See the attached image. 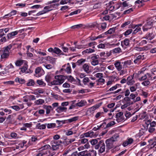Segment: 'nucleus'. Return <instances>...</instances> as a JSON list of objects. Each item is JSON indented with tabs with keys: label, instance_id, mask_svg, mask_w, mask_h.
<instances>
[{
	"label": "nucleus",
	"instance_id": "f257e3e1",
	"mask_svg": "<svg viewBox=\"0 0 156 156\" xmlns=\"http://www.w3.org/2000/svg\"><path fill=\"white\" fill-rule=\"evenodd\" d=\"M12 46L10 44L5 48L3 54L1 55V58L3 59L7 58L9 55V51L12 48Z\"/></svg>",
	"mask_w": 156,
	"mask_h": 156
},
{
	"label": "nucleus",
	"instance_id": "f03ea898",
	"mask_svg": "<svg viewBox=\"0 0 156 156\" xmlns=\"http://www.w3.org/2000/svg\"><path fill=\"white\" fill-rule=\"evenodd\" d=\"M62 143L61 140H54L52 143V148L53 150H56L59 149V147L61 146L60 144Z\"/></svg>",
	"mask_w": 156,
	"mask_h": 156
},
{
	"label": "nucleus",
	"instance_id": "7ed1b4c3",
	"mask_svg": "<svg viewBox=\"0 0 156 156\" xmlns=\"http://www.w3.org/2000/svg\"><path fill=\"white\" fill-rule=\"evenodd\" d=\"M112 139H108L105 141L106 144V148L108 150L114 147L113 144L114 142Z\"/></svg>",
	"mask_w": 156,
	"mask_h": 156
},
{
	"label": "nucleus",
	"instance_id": "20e7f679",
	"mask_svg": "<svg viewBox=\"0 0 156 156\" xmlns=\"http://www.w3.org/2000/svg\"><path fill=\"white\" fill-rule=\"evenodd\" d=\"M55 80L60 82L59 83L61 84L63 83L64 80L66 79L67 77L66 76L60 75L55 76Z\"/></svg>",
	"mask_w": 156,
	"mask_h": 156
},
{
	"label": "nucleus",
	"instance_id": "39448f33",
	"mask_svg": "<svg viewBox=\"0 0 156 156\" xmlns=\"http://www.w3.org/2000/svg\"><path fill=\"white\" fill-rule=\"evenodd\" d=\"M44 72L43 69L41 67H38L35 69V76L37 77H39L41 76L42 73Z\"/></svg>",
	"mask_w": 156,
	"mask_h": 156
},
{
	"label": "nucleus",
	"instance_id": "423d86ee",
	"mask_svg": "<svg viewBox=\"0 0 156 156\" xmlns=\"http://www.w3.org/2000/svg\"><path fill=\"white\" fill-rule=\"evenodd\" d=\"M129 45V40L128 39L126 38L123 41H121V45L125 50L127 46Z\"/></svg>",
	"mask_w": 156,
	"mask_h": 156
},
{
	"label": "nucleus",
	"instance_id": "0eeeda50",
	"mask_svg": "<svg viewBox=\"0 0 156 156\" xmlns=\"http://www.w3.org/2000/svg\"><path fill=\"white\" fill-rule=\"evenodd\" d=\"M134 74L132 76H129L127 79V84L131 85L133 84L135 81L133 80Z\"/></svg>",
	"mask_w": 156,
	"mask_h": 156
},
{
	"label": "nucleus",
	"instance_id": "6e6552de",
	"mask_svg": "<svg viewBox=\"0 0 156 156\" xmlns=\"http://www.w3.org/2000/svg\"><path fill=\"white\" fill-rule=\"evenodd\" d=\"M144 55H139L134 61V62L135 64H139L140 63L141 61L144 59Z\"/></svg>",
	"mask_w": 156,
	"mask_h": 156
},
{
	"label": "nucleus",
	"instance_id": "1a4fd4ad",
	"mask_svg": "<svg viewBox=\"0 0 156 156\" xmlns=\"http://www.w3.org/2000/svg\"><path fill=\"white\" fill-rule=\"evenodd\" d=\"M123 115V113L122 112H120L117 113L115 116L116 118V121L118 122H119L123 120L124 119L122 117Z\"/></svg>",
	"mask_w": 156,
	"mask_h": 156
},
{
	"label": "nucleus",
	"instance_id": "9d476101",
	"mask_svg": "<svg viewBox=\"0 0 156 156\" xmlns=\"http://www.w3.org/2000/svg\"><path fill=\"white\" fill-rule=\"evenodd\" d=\"M127 2V1H126L123 2L122 3L120 2L117 3L116 5L118 7H117V9H118L121 7H125L128 6L129 5H128Z\"/></svg>",
	"mask_w": 156,
	"mask_h": 156
},
{
	"label": "nucleus",
	"instance_id": "9b49d317",
	"mask_svg": "<svg viewBox=\"0 0 156 156\" xmlns=\"http://www.w3.org/2000/svg\"><path fill=\"white\" fill-rule=\"evenodd\" d=\"M75 138H72L66 140H65L63 141V144L65 146H67L72 143L75 140Z\"/></svg>",
	"mask_w": 156,
	"mask_h": 156
},
{
	"label": "nucleus",
	"instance_id": "f8f14e48",
	"mask_svg": "<svg viewBox=\"0 0 156 156\" xmlns=\"http://www.w3.org/2000/svg\"><path fill=\"white\" fill-rule=\"evenodd\" d=\"M121 63V62L118 61H116L114 63L115 67L119 71H120L122 69V66Z\"/></svg>",
	"mask_w": 156,
	"mask_h": 156
},
{
	"label": "nucleus",
	"instance_id": "ddd939ff",
	"mask_svg": "<svg viewBox=\"0 0 156 156\" xmlns=\"http://www.w3.org/2000/svg\"><path fill=\"white\" fill-rule=\"evenodd\" d=\"M67 108L66 107H62L61 106H58L56 109V111L58 113H61L62 112H66Z\"/></svg>",
	"mask_w": 156,
	"mask_h": 156
},
{
	"label": "nucleus",
	"instance_id": "4468645a",
	"mask_svg": "<svg viewBox=\"0 0 156 156\" xmlns=\"http://www.w3.org/2000/svg\"><path fill=\"white\" fill-rule=\"evenodd\" d=\"M126 51V50L125 51H122L121 48L119 47H118L115 48V49L111 51V52L112 53H124V52Z\"/></svg>",
	"mask_w": 156,
	"mask_h": 156
},
{
	"label": "nucleus",
	"instance_id": "2eb2a0df",
	"mask_svg": "<svg viewBox=\"0 0 156 156\" xmlns=\"http://www.w3.org/2000/svg\"><path fill=\"white\" fill-rule=\"evenodd\" d=\"M87 102L84 100H81L80 102L76 104V107H82L85 105Z\"/></svg>",
	"mask_w": 156,
	"mask_h": 156
},
{
	"label": "nucleus",
	"instance_id": "dca6fc26",
	"mask_svg": "<svg viewBox=\"0 0 156 156\" xmlns=\"http://www.w3.org/2000/svg\"><path fill=\"white\" fill-rule=\"evenodd\" d=\"M18 33V31H16L14 32H12L11 33H9L7 35L8 38L9 39H10L12 38V37L16 35Z\"/></svg>",
	"mask_w": 156,
	"mask_h": 156
},
{
	"label": "nucleus",
	"instance_id": "f3484780",
	"mask_svg": "<svg viewBox=\"0 0 156 156\" xmlns=\"http://www.w3.org/2000/svg\"><path fill=\"white\" fill-rule=\"evenodd\" d=\"M27 69V65H25L24 66L20 68L21 71L20 72V74H21L22 73L25 72L26 73H28V71H26Z\"/></svg>",
	"mask_w": 156,
	"mask_h": 156
},
{
	"label": "nucleus",
	"instance_id": "a211bd4d",
	"mask_svg": "<svg viewBox=\"0 0 156 156\" xmlns=\"http://www.w3.org/2000/svg\"><path fill=\"white\" fill-rule=\"evenodd\" d=\"M46 60L49 61L52 64H54L55 62V58L51 57L50 56H48L46 58Z\"/></svg>",
	"mask_w": 156,
	"mask_h": 156
},
{
	"label": "nucleus",
	"instance_id": "6ab92c4d",
	"mask_svg": "<svg viewBox=\"0 0 156 156\" xmlns=\"http://www.w3.org/2000/svg\"><path fill=\"white\" fill-rule=\"evenodd\" d=\"M44 108L46 110V113L47 114H49L51 111L53 110L52 107L50 105H45L44 106Z\"/></svg>",
	"mask_w": 156,
	"mask_h": 156
},
{
	"label": "nucleus",
	"instance_id": "aec40b11",
	"mask_svg": "<svg viewBox=\"0 0 156 156\" xmlns=\"http://www.w3.org/2000/svg\"><path fill=\"white\" fill-rule=\"evenodd\" d=\"M104 141L103 140H99L98 144L95 146V148L96 149H98L99 147H101V146L104 145Z\"/></svg>",
	"mask_w": 156,
	"mask_h": 156
},
{
	"label": "nucleus",
	"instance_id": "412c9836",
	"mask_svg": "<svg viewBox=\"0 0 156 156\" xmlns=\"http://www.w3.org/2000/svg\"><path fill=\"white\" fill-rule=\"evenodd\" d=\"M153 25V22L152 20H148L147 21L146 23L144 25L145 27H150L151 29Z\"/></svg>",
	"mask_w": 156,
	"mask_h": 156
},
{
	"label": "nucleus",
	"instance_id": "4be33fe9",
	"mask_svg": "<svg viewBox=\"0 0 156 156\" xmlns=\"http://www.w3.org/2000/svg\"><path fill=\"white\" fill-rule=\"evenodd\" d=\"M84 136L86 137H92L94 136V132L93 131H89L87 133L84 134Z\"/></svg>",
	"mask_w": 156,
	"mask_h": 156
},
{
	"label": "nucleus",
	"instance_id": "5701e85b",
	"mask_svg": "<svg viewBox=\"0 0 156 156\" xmlns=\"http://www.w3.org/2000/svg\"><path fill=\"white\" fill-rule=\"evenodd\" d=\"M83 69L87 73H89V67L87 64H84L83 66Z\"/></svg>",
	"mask_w": 156,
	"mask_h": 156
},
{
	"label": "nucleus",
	"instance_id": "b1692460",
	"mask_svg": "<svg viewBox=\"0 0 156 156\" xmlns=\"http://www.w3.org/2000/svg\"><path fill=\"white\" fill-rule=\"evenodd\" d=\"M151 45L148 44L147 46H145L143 48H140V50H147L151 49Z\"/></svg>",
	"mask_w": 156,
	"mask_h": 156
},
{
	"label": "nucleus",
	"instance_id": "393cba45",
	"mask_svg": "<svg viewBox=\"0 0 156 156\" xmlns=\"http://www.w3.org/2000/svg\"><path fill=\"white\" fill-rule=\"evenodd\" d=\"M131 64V61L130 60L125 61L123 63V68H126L130 65Z\"/></svg>",
	"mask_w": 156,
	"mask_h": 156
},
{
	"label": "nucleus",
	"instance_id": "a878e982",
	"mask_svg": "<svg viewBox=\"0 0 156 156\" xmlns=\"http://www.w3.org/2000/svg\"><path fill=\"white\" fill-rule=\"evenodd\" d=\"M15 81L16 83H18L21 84L25 82V80L21 78L18 77L16 78L15 79Z\"/></svg>",
	"mask_w": 156,
	"mask_h": 156
},
{
	"label": "nucleus",
	"instance_id": "bb28decb",
	"mask_svg": "<svg viewBox=\"0 0 156 156\" xmlns=\"http://www.w3.org/2000/svg\"><path fill=\"white\" fill-rule=\"evenodd\" d=\"M115 28H112L110 29L108 31L105 33V35H107L108 34H111L115 32Z\"/></svg>",
	"mask_w": 156,
	"mask_h": 156
},
{
	"label": "nucleus",
	"instance_id": "cd10ccee",
	"mask_svg": "<svg viewBox=\"0 0 156 156\" xmlns=\"http://www.w3.org/2000/svg\"><path fill=\"white\" fill-rule=\"evenodd\" d=\"M35 104L37 105H41L44 103V101L42 99H39L35 101L34 102Z\"/></svg>",
	"mask_w": 156,
	"mask_h": 156
},
{
	"label": "nucleus",
	"instance_id": "c85d7f7f",
	"mask_svg": "<svg viewBox=\"0 0 156 156\" xmlns=\"http://www.w3.org/2000/svg\"><path fill=\"white\" fill-rule=\"evenodd\" d=\"M115 124V122L114 121H112L109 123H108L106 126L104 128V129H105L110 127H111L113 126Z\"/></svg>",
	"mask_w": 156,
	"mask_h": 156
},
{
	"label": "nucleus",
	"instance_id": "c756f323",
	"mask_svg": "<svg viewBox=\"0 0 156 156\" xmlns=\"http://www.w3.org/2000/svg\"><path fill=\"white\" fill-rule=\"evenodd\" d=\"M78 118V116H75L67 120L68 122L69 123L76 121Z\"/></svg>",
	"mask_w": 156,
	"mask_h": 156
},
{
	"label": "nucleus",
	"instance_id": "7c9ffc66",
	"mask_svg": "<svg viewBox=\"0 0 156 156\" xmlns=\"http://www.w3.org/2000/svg\"><path fill=\"white\" fill-rule=\"evenodd\" d=\"M98 140H100L99 139H92L90 141V143L91 144L93 145H94L95 146L97 145L98 143Z\"/></svg>",
	"mask_w": 156,
	"mask_h": 156
},
{
	"label": "nucleus",
	"instance_id": "2f4dec72",
	"mask_svg": "<svg viewBox=\"0 0 156 156\" xmlns=\"http://www.w3.org/2000/svg\"><path fill=\"white\" fill-rule=\"evenodd\" d=\"M99 107V106L98 105H96L95 106H94L91 108H90L88 109V111L90 112L93 111L96 109L98 108Z\"/></svg>",
	"mask_w": 156,
	"mask_h": 156
},
{
	"label": "nucleus",
	"instance_id": "473e14b6",
	"mask_svg": "<svg viewBox=\"0 0 156 156\" xmlns=\"http://www.w3.org/2000/svg\"><path fill=\"white\" fill-rule=\"evenodd\" d=\"M152 34L150 33H148L146 35V36L145 37H143L142 38H145L146 39H149L151 40L152 39V38L151 37Z\"/></svg>",
	"mask_w": 156,
	"mask_h": 156
},
{
	"label": "nucleus",
	"instance_id": "72a5a7b5",
	"mask_svg": "<svg viewBox=\"0 0 156 156\" xmlns=\"http://www.w3.org/2000/svg\"><path fill=\"white\" fill-rule=\"evenodd\" d=\"M90 80L88 77H86L83 78V83L84 85L88 84V83L90 82Z\"/></svg>",
	"mask_w": 156,
	"mask_h": 156
},
{
	"label": "nucleus",
	"instance_id": "f704fd0d",
	"mask_svg": "<svg viewBox=\"0 0 156 156\" xmlns=\"http://www.w3.org/2000/svg\"><path fill=\"white\" fill-rule=\"evenodd\" d=\"M88 153L89 156H96L97 154L96 151L94 150H92L91 151H90Z\"/></svg>",
	"mask_w": 156,
	"mask_h": 156
},
{
	"label": "nucleus",
	"instance_id": "c9c22d12",
	"mask_svg": "<svg viewBox=\"0 0 156 156\" xmlns=\"http://www.w3.org/2000/svg\"><path fill=\"white\" fill-rule=\"evenodd\" d=\"M69 63H67V65H68V66L66 67V69H64L65 71L68 74L71 73V68L70 66H69Z\"/></svg>",
	"mask_w": 156,
	"mask_h": 156
},
{
	"label": "nucleus",
	"instance_id": "e433bc0d",
	"mask_svg": "<svg viewBox=\"0 0 156 156\" xmlns=\"http://www.w3.org/2000/svg\"><path fill=\"white\" fill-rule=\"evenodd\" d=\"M92 61L91 62V64L93 66H96L98 64V61L97 59H91Z\"/></svg>",
	"mask_w": 156,
	"mask_h": 156
},
{
	"label": "nucleus",
	"instance_id": "4c0bfd02",
	"mask_svg": "<svg viewBox=\"0 0 156 156\" xmlns=\"http://www.w3.org/2000/svg\"><path fill=\"white\" fill-rule=\"evenodd\" d=\"M134 28H135V29L134 30L133 34H136L137 32L140 31L141 30V28L137 26H135Z\"/></svg>",
	"mask_w": 156,
	"mask_h": 156
},
{
	"label": "nucleus",
	"instance_id": "58836bf2",
	"mask_svg": "<svg viewBox=\"0 0 156 156\" xmlns=\"http://www.w3.org/2000/svg\"><path fill=\"white\" fill-rule=\"evenodd\" d=\"M86 61L85 59H81L77 61L76 62V63L78 65H82Z\"/></svg>",
	"mask_w": 156,
	"mask_h": 156
},
{
	"label": "nucleus",
	"instance_id": "ea45409f",
	"mask_svg": "<svg viewBox=\"0 0 156 156\" xmlns=\"http://www.w3.org/2000/svg\"><path fill=\"white\" fill-rule=\"evenodd\" d=\"M27 84L28 86H33L34 84V82L33 80L30 79L29 80L28 82L27 83Z\"/></svg>",
	"mask_w": 156,
	"mask_h": 156
},
{
	"label": "nucleus",
	"instance_id": "a19ab883",
	"mask_svg": "<svg viewBox=\"0 0 156 156\" xmlns=\"http://www.w3.org/2000/svg\"><path fill=\"white\" fill-rule=\"evenodd\" d=\"M44 66L47 69H50L54 67V65L52 64V65L48 64L47 65H44Z\"/></svg>",
	"mask_w": 156,
	"mask_h": 156
},
{
	"label": "nucleus",
	"instance_id": "79ce46f5",
	"mask_svg": "<svg viewBox=\"0 0 156 156\" xmlns=\"http://www.w3.org/2000/svg\"><path fill=\"white\" fill-rule=\"evenodd\" d=\"M105 145L104 143V145H102L100 148V149L99 151V152L100 153H102L103 152L105 151Z\"/></svg>",
	"mask_w": 156,
	"mask_h": 156
},
{
	"label": "nucleus",
	"instance_id": "37998d69",
	"mask_svg": "<svg viewBox=\"0 0 156 156\" xmlns=\"http://www.w3.org/2000/svg\"><path fill=\"white\" fill-rule=\"evenodd\" d=\"M119 137V135L118 134H116L114 135V136L109 139H112L113 140V142H115L116 140V139L117 138Z\"/></svg>",
	"mask_w": 156,
	"mask_h": 156
},
{
	"label": "nucleus",
	"instance_id": "c03bdc74",
	"mask_svg": "<svg viewBox=\"0 0 156 156\" xmlns=\"http://www.w3.org/2000/svg\"><path fill=\"white\" fill-rule=\"evenodd\" d=\"M62 52L58 48L55 47L54 49V52L56 54H60Z\"/></svg>",
	"mask_w": 156,
	"mask_h": 156
},
{
	"label": "nucleus",
	"instance_id": "a18cd8bd",
	"mask_svg": "<svg viewBox=\"0 0 156 156\" xmlns=\"http://www.w3.org/2000/svg\"><path fill=\"white\" fill-rule=\"evenodd\" d=\"M37 84L40 85L44 86L46 85L45 83H44V82L41 80H37Z\"/></svg>",
	"mask_w": 156,
	"mask_h": 156
},
{
	"label": "nucleus",
	"instance_id": "49530a36",
	"mask_svg": "<svg viewBox=\"0 0 156 156\" xmlns=\"http://www.w3.org/2000/svg\"><path fill=\"white\" fill-rule=\"evenodd\" d=\"M40 124L39 123L38 124V125L37 126V127L38 129H43L45 128L46 126L45 125L42 124L40 125Z\"/></svg>",
	"mask_w": 156,
	"mask_h": 156
},
{
	"label": "nucleus",
	"instance_id": "de8ad7c7",
	"mask_svg": "<svg viewBox=\"0 0 156 156\" xmlns=\"http://www.w3.org/2000/svg\"><path fill=\"white\" fill-rule=\"evenodd\" d=\"M86 45L84 44H77L76 45V48L78 49H81L85 48Z\"/></svg>",
	"mask_w": 156,
	"mask_h": 156
},
{
	"label": "nucleus",
	"instance_id": "09e8293b",
	"mask_svg": "<svg viewBox=\"0 0 156 156\" xmlns=\"http://www.w3.org/2000/svg\"><path fill=\"white\" fill-rule=\"evenodd\" d=\"M137 88V86L136 85L135 86L130 87V90L131 92H133L135 91L136 90Z\"/></svg>",
	"mask_w": 156,
	"mask_h": 156
},
{
	"label": "nucleus",
	"instance_id": "8fccbe9b",
	"mask_svg": "<svg viewBox=\"0 0 156 156\" xmlns=\"http://www.w3.org/2000/svg\"><path fill=\"white\" fill-rule=\"evenodd\" d=\"M56 126V124L55 123H48L47 124V128H51L55 127Z\"/></svg>",
	"mask_w": 156,
	"mask_h": 156
},
{
	"label": "nucleus",
	"instance_id": "3c124183",
	"mask_svg": "<svg viewBox=\"0 0 156 156\" xmlns=\"http://www.w3.org/2000/svg\"><path fill=\"white\" fill-rule=\"evenodd\" d=\"M81 12V10H80V9H78L76 10V11H75L73 12H71L69 14V16H72V15H74V14H77L78 13H80Z\"/></svg>",
	"mask_w": 156,
	"mask_h": 156
},
{
	"label": "nucleus",
	"instance_id": "603ef678",
	"mask_svg": "<svg viewBox=\"0 0 156 156\" xmlns=\"http://www.w3.org/2000/svg\"><path fill=\"white\" fill-rule=\"evenodd\" d=\"M66 77H67L66 79L67 78L68 80L70 82H72L75 81V80L71 76H69Z\"/></svg>",
	"mask_w": 156,
	"mask_h": 156
},
{
	"label": "nucleus",
	"instance_id": "864d4df0",
	"mask_svg": "<svg viewBox=\"0 0 156 156\" xmlns=\"http://www.w3.org/2000/svg\"><path fill=\"white\" fill-rule=\"evenodd\" d=\"M47 154V151H46L45 152L43 151L36 154L35 156H42L43 155L46 154Z\"/></svg>",
	"mask_w": 156,
	"mask_h": 156
},
{
	"label": "nucleus",
	"instance_id": "5fc2aeb1",
	"mask_svg": "<svg viewBox=\"0 0 156 156\" xmlns=\"http://www.w3.org/2000/svg\"><path fill=\"white\" fill-rule=\"evenodd\" d=\"M23 61L22 60H18L16 61L15 63L16 66H21L23 63Z\"/></svg>",
	"mask_w": 156,
	"mask_h": 156
},
{
	"label": "nucleus",
	"instance_id": "6e6d98bb",
	"mask_svg": "<svg viewBox=\"0 0 156 156\" xmlns=\"http://www.w3.org/2000/svg\"><path fill=\"white\" fill-rule=\"evenodd\" d=\"M59 83L57 80H53L51 82V83L52 85H61Z\"/></svg>",
	"mask_w": 156,
	"mask_h": 156
},
{
	"label": "nucleus",
	"instance_id": "4d7b16f0",
	"mask_svg": "<svg viewBox=\"0 0 156 156\" xmlns=\"http://www.w3.org/2000/svg\"><path fill=\"white\" fill-rule=\"evenodd\" d=\"M47 12V11H46V10H42L41 11H40L38 13H37L36 15L37 16H39L41 15H42L43 14H44V13H46Z\"/></svg>",
	"mask_w": 156,
	"mask_h": 156
},
{
	"label": "nucleus",
	"instance_id": "13d9d810",
	"mask_svg": "<svg viewBox=\"0 0 156 156\" xmlns=\"http://www.w3.org/2000/svg\"><path fill=\"white\" fill-rule=\"evenodd\" d=\"M146 113H147L146 112H143L142 113H141L140 115V116L141 115V118L140 119H144L146 116V115H147Z\"/></svg>",
	"mask_w": 156,
	"mask_h": 156
},
{
	"label": "nucleus",
	"instance_id": "bf43d9fd",
	"mask_svg": "<svg viewBox=\"0 0 156 156\" xmlns=\"http://www.w3.org/2000/svg\"><path fill=\"white\" fill-rule=\"evenodd\" d=\"M95 84V83H92L91 81H90V82H89L87 85L88 86L89 88H91L94 86Z\"/></svg>",
	"mask_w": 156,
	"mask_h": 156
},
{
	"label": "nucleus",
	"instance_id": "052dcab7",
	"mask_svg": "<svg viewBox=\"0 0 156 156\" xmlns=\"http://www.w3.org/2000/svg\"><path fill=\"white\" fill-rule=\"evenodd\" d=\"M150 82L149 80L145 81L142 83V84L144 86H147L150 84Z\"/></svg>",
	"mask_w": 156,
	"mask_h": 156
},
{
	"label": "nucleus",
	"instance_id": "680f3d73",
	"mask_svg": "<svg viewBox=\"0 0 156 156\" xmlns=\"http://www.w3.org/2000/svg\"><path fill=\"white\" fill-rule=\"evenodd\" d=\"M88 141V139L86 138H84L79 140L80 142L82 144H84L87 143Z\"/></svg>",
	"mask_w": 156,
	"mask_h": 156
},
{
	"label": "nucleus",
	"instance_id": "e2e57ef3",
	"mask_svg": "<svg viewBox=\"0 0 156 156\" xmlns=\"http://www.w3.org/2000/svg\"><path fill=\"white\" fill-rule=\"evenodd\" d=\"M133 11V9L132 8L129 9L124 12V14H128Z\"/></svg>",
	"mask_w": 156,
	"mask_h": 156
},
{
	"label": "nucleus",
	"instance_id": "0e129e2a",
	"mask_svg": "<svg viewBox=\"0 0 156 156\" xmlns=\"http://www.w3.org/2000/svg\"><path fill=\"white\" fill-rule=\"evenodd\" d=\"M11 108L16 111H18L20 110V108L19 106L17 105H14L11 107Z\"/></svg>",
	"mask_w": 156,
	"mask_h": 156
},
{
	"label": "nucleus",
	"instance_id": "69168bd1",
	"mask_svg": "<svg viewBox=\"0 0 156 156\" xmlns=\"http://www.w3.org/2000/svg\"><path fill=\"white\" fill-rule=\"evenodd\" d=\"M50 148H51L50 146L49 145L47 144L41 147V149L42 150H45Z\"/></svg>",
	"mask_w": 156,
	"mask_h": 156
},
{
	"label": "nucleus",
	"instance_id": "338daca9",
	"mask_svg": "<svg viewBox=\"0 0 156 156\" xmlns=\"http://www.w3.org/2000/svg\"><path fill=\"white\" fill-rule=\"evenodd\" d=\"M132 31V30L131 29H129L126 30L124 33L125 35H128Z\"/></svg>",
	"mask_w": 156,
	"mask_h": 156
},
{
	"label": "nucleus",
	"instance_id": "774afa93",
	"mask_svg": "<svg viewBox=\"0 0 156 156\" xmlns=\"http://www.w3.org/2000/svg\"><path fill=\"white\" fill-rule=\"evenodd\" d=\"M120 71L118 73L120 75L125 74L127 72V71L126 70L121 69Z\"/></svg>",
	"mask_w": 156,
	"mask_h": 156
}]
</instances>
